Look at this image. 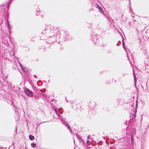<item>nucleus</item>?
<instances>
[{"mask_svg":"<svg viewBox=\"0 0 149 149\" xmlns=\"http://www.w3.org/2000/svg\"><path fill=\"white\" fill-rule=\"evenodd\" d=\"M45 30H43L41 32L42 35H44V37L45 38L47 37L51 39L50 40L52 42L54 43L56 41L57 39H58L60 37V33L54 27H51L49 28L45 29ZM44 37V36H43Z\"/></svg>","mask_w":149,"mask_h":149,"instance_id":"f257e3e1","label":"nucleus"},{"mask_svg":"<svg viewBox=\"0 0 149 149\" xmlns=\"http://www.w3.org/2000/svg\"><path fill=\"white\" fill-rule=\"evenodd\" d=\"M52 109L55 112V113L57 115V117L61 121L62 124L63 125H65V126L69 130L70 133L72 134V131L71 130V127L69 126L68 124L64 120V119H65V118H64L61 115L58 113V110H57V108H55L54 107H53L52 108Z\"/></svg>","mask_w":149,"mask_h":149,"instance_id":"f03ea898","label":"nucleus"},{"mask_svg":"<svg viewBox=\"0 0 149 149\" xmlns=\"http://www.w3.org/2000/svg\"><path fill=\"white\" fill-rule=\"evenodd\" d=\"M23 89L25 94L28 97H31L33 96V93L31 90L26 87H24Z\"/></svg>","mask_w":149,"mask_h":149,"instance_id":"7ed1b4c3","label":"nucleus"},{"mask_svg":"<svg viewBox=\"0 0 149 149\" xmlns=\"http://www.w3.org/2000/svg\"><path fill=\"white\" fill-rule=\"evenodd\" d=\"M90 39L94 43H95L97 42V40L98 39V36L97 35L93 33L92 34L91 36Z\"/></svg>","mask_w":149,"mask_h":149,"instance_id":"20e7f679","label":"nucleus"},{"mask_svg":"<svg viewBox=\"0 0 149 149\" xmlns=\"http://www.w3.org/2000/svg\"><path fill=\"white\" fill-rule=\"evenodd\" d=\"M134 116L132 118H131L128 121V122H125V125H128V126L129 125H132V124L134 123L135 121V117L136 116V115H134Z\"/></svg>","mask_w":149,"mask_h":149,"instance_id":"39448f33","label":"nucleus"},{"mask_svg":"<svg viewBox=\"0 0 149 149\" xmlns=\"http://www.w3.org/2000/svg\"><path fill=\"white\" fill-rule=\"evenodd\" d=\"M69 36L68 35V32H66L64 36V41H67L70 39Z\"/></svg>","mask_w":149,"mask_h":149,"instance_id":"423d86ee","label":"nucleus"},{"mask_svg":"<svg viewBox=\"0 0 149 149\" xmlns=\"http://www.w3.org/2000/svg\"><path fill=\"white\" fill-rule=\"evenodd\" d=\"M31 97L32 98L33 100L36 102H37L38 100V97L37 96L34 95V94H33V96L32 97Z\"/></svg>","mask_w":149,"mask_h":149,"instance_id":"0eeeda50","label":"nucleus"},{"mask_svg":"<svg viewBox=\"0 0 149 149\" xmlns=\"http://www.w3.org/2000/svg\"><path fill=\"white\" fill-rule=\"evenodd\" d=\"M133 103L132 102L130 103H128L126 104V106L127 107V108H130L131 107H132L133 105Z\"/></svg>","mask_w":149,"mask_h":149,"instance_id":"6e6552de","label":"nucleus"},{"mask_svg":"<svg viewBox=\"0 0 149 149\" xmlns=\"http://www.w3.org/2000/svg\"><path fill=\"white\" fill-rule=\"evenodd\" d=\"M97 8L99 10L100 12H101L102 13H103L104 12V11L102 8L100 6H99V5H98L97 6Z\"/></svg>","mask_w":149,"mask_h":149,"instance_id":"1a4fd4ad","label":"nucleus"},{"mask_svg":"<svg viewBox=\"0 0 149 149\" xmlns=\"http://www.w3.org/2000/svg\"><path fill=\"white\" fill-rule=\"evenodd\" d=\"M134 86H136V76L134 73Z\"/></svg>","mask_w":149,"mask_h":149,"instance_id":"9d476101","label":"nucleus"},{"mask_svg":"<svg viewBox=\"0 0 149 149\" xmlns=\"http://www.w3.org/2000/svg\"><path fill=\"white\" fill-rule=\"evenodd\" d=\"M123 102V100H121L117 99L116 100V102L118 104V105L119 104H121V102H122V103Z\"/></svg>","mask_w":149,"mask_h":149,"instance_id":"9b49d317","label":"nucleus"},{"mask_svg":"<svg viewBox=\"0 0 149 149\" xmlns=\"http://www.w3.org/2000/svg\"><path fill=\"white\" fill-rule=\"evenodd\" d=\"M29 139L31 140H32L34 139V136L32 135H30L29 136Z\"/></svg>","mask_w":149,"mask_h":149,"instance_id":"f8f14e48","label":"nucleus"},{"mask_svg":"<svg viewBox=\"0 0 149 149\" xmlns=\"http://www.w3.org/2000/svg\"><path fill=\"white\" fill-rule=\"evenodd\" d=\"M63 109H58V113L60 114H62L63 113V111H62Z\"/></svg>","mask_w":149,"mask_h":149,"instance_id":"ddd939ff","label":"nucleus"},{"mask_svg":"<svg viewBox=\"0 0 149 149\" xmlns=\"http://www.w3.org/2000/svg\"><path fill=\"white\" fill-rule=\"evenodd\" d=\"M7 25L9 29L10 30L12 28V26L10 25L8 20L7 21Z\"/></svg>","mask_w":149,"mask_h":149,"instance_id":"4468645a","label":"nucleus"},{"mask_svg":"<svg viewBox=\"0 0 149 149\" xmlns=\"http://www.w3.org/2000/svg\"><path fill=\"white\" fill-rule=\"evenodd\" d=\"M22 70L25 72H26L28 71V69L26 67H24Z\"/></svg>","mask_w":149,"mask_h":149,"instance_id":"2eb2a0df","label":"nucleus"},{"mask_svg":"<svg viewBox=\"0 0 149 149\" xmlns=\"http://www.w3.org/2000/svg\"><path fill=\"white\" fill-rule=\"evenodd\" d=\"M122 42L123 46L124 49L125 50V51L127 52L126 50V49L125 46V43L123 39L122 40Z\"/></svg>","mask_w":149,"mask_h":149,"instance_id":"dca6fc26","label":"nucleus"},{"mask_svg":"<svg viewBox=\"0 0 149 149\" xmlns=\"http://www.w3.org/2000/svg\"><path fill=\"white\" fill-rule=\"evenodd\" d=\"M39 93L43 97L45 98H46L47 95L45 93H41L40 92H39Z\"/></svg>","mask_w":149,"mask_h":149,"instance_id":"f3484780","label":"nucleus"},{"mask_svg":"<svg viewBox=\"0 0 149 149\" xmlns=\"http://www.w3.org/2000/svg\"><path fill=\"white\" fill-rule=\"evenodd\" d=\"M31 146L32 147L35 148V146H36V144L35 143H31Z\"/></svg>","mask_w":149,"mask_h":149,"instance_id":"a211bd4d","label":"nucleus"},{"mask_svg":"<svg viewBox=\"0 0 149 149\" xmlns=\"http://www.w3.org/2000/svg\"><path fill=\"white\" fill-rule=\"evenodd\" d=\"M79 140L81 141V142L83 144H84V142L83 140L81 138H80Z\"/></svg>","mask_w":149,"mask_h":149,"instance_id":"6ab92c4d","label":"nucleus"},{"mask_svg":"<svg viewBox=\"0 0 149 149\" xmlns=\"http://www.w3.org/2000/svg\"><path fill=\"white\" fill-rule=\"evenodd\" d=\"M86 143L88 145H90V142L89 140H87L86 141Z\"/></svg>","mask_w":149,"mask_h":149,"instance_id":"aec40b11","label":"nucleus"},{"mask_svg":"<svg viewBox=\"0 0 149 149\" xmlns=\"http://www.w3.org/2000/svg\"><path fill=\"white\" fill-rule=\"evenodd\" d=\"M39 12H40V11L39 12L38 11H36V15L37 16H38L39 15H40L39 14Z\"/></svg>","mask_w":149,"mask_h":149,"instance_id":"412c9836","label":"nucleus"},{"mask_svg":"<svg viewBox=\"0 0 149 149\" xmlns=\"http://www.w3.org/2000/svg\"><path fill=\"white\" fill-rule=\"evenodd\" d=\"M17 127H15V132L17 133Z\"/></svg>","mask_w":149,"mask_h":149,"instance_id":"4be33fe9","label":"nucleus"},{"mask_svg":"<svg viewBox=\"0 0 149 149\" xmlns=\"http://www.w3.org/2000/svg\"><path fill=\"white\" fill-rule=\"evenodd\" d=\"M106 45V43H102V44L101 45V46L102 47H103V46H104L105 45Z\"/></svg>","mask_w":149,"mask_h":149,"instance_id":"5701e85b","label":"nucleus"},{"mask_svg":"<svg viewBox=\"0 0 149 149\" xmlns=\"http://www.w3.org/2000/svg\"><path fill=\"white\" fill-rule=\"evenodd\" d=\"M6 148H3L2 146H0V149H7Z\"/></svg>","mask_w":149,"mask_h":149,"instance_id":"b1692460","label":"nucleus"},{"mask_svg":"<svg viewBox=\"0 0 149 149\" xmlns=\"http://www.w3.org/2000/svg\"><path fill=\"white\" fill-rule=\"evenodd\" d=\"M19 66H20V68H21L22 69H23V68H24V67L22 66V65L21 64H20V65H19Z\"/></svg>","mask_w":149,"mask_h":149,"instance_id":"393cba45","label":"nucleus"},{"mask_svg":"<svg viewBox=\"0 0 149 149\" xmlns=\"http://www.w3.org/2000/svg\"><path fill=\"white\" fill-rule=\"evenodd\" d=\"M90 137H91V136L90 135H89L88 136L87 138L88 139H89V138H90Z\"/></svg>","mask_w":149,"mask_h":149,"instance_id":"a878e982","label":"nucleus"},{"mask_svg":"<svg viewBox=\"0 0 149 149\" xmlns=\"http://www.w3.org/2000/svg\"><path fill=\"white\" fill-rule=\"evenodd\" d=\"M34 77L35 78H36V77H37V76H36V75H34Z\"/></svg>","mask_w":149,"mask_h":149,"instance_id":"bb28decb","label":"nucleus"},{"mask_svg":"<svg viewBox=\"0 0 149 149\" xmlns=\"http://www.w3.org/2000/svg\"><path fill=\"white\" fill-rule=\"evenodd\" d=\"M126 130L127 131H128V130H129V129H128V127H126Z\"/></svg>","mask_w":149,"mask_h":149,"instance_id":"cd10ccee","label":"nucleus"},{"mask_svg":"<svg viewBox=\"0 0 149 149\" xmlns=\"http://www.w3.org/2000/svg\"><path fill=\"white\" fill-rule=\"evenodd\" d=\"M66 98H65V99H66L65 100H66V101L67 102H68V100H66Z\"/></svg>","mask_w":149,"mask_h":149,"instance_id":"c85d7f7f","label":"nucleus"},{"mask_svg":"<svg viewBox=\"0 0 149 149\" xmlns=\"http://www.w3.org/2000/svg\"><path fill=\"white\" fill-rule=\"evenodd\" d=\"M131 140H132V141H133V139L132 138H131Z\"/></svg>","mask_w":149,"mask_h":149,"instance_id":"c756f323","label":"nucleus"},{"mask_svg":"<svg viewBox=\"0 0 149 149\" xmlns=\"http://www.w3.org/2000/svg\"><path fill=\"white\" fill-rule=\"evenodd\" d=\"M116 45H117V46H118V43H117L116 44Z\"/></svg>","mask_w":149,"mask_h":149,"instance_id":"7c9ffc66","label":"nucleus"},{"mask_svg":"<svg viewBox=\"0 0 149 149\" xmlns=\"http://www.w3.org/2000/svg\"><path fill=\"white\" fill-rule=\"evenodd\" d=\"M40 91L41 92H42V91L41 90H40Z\"/></svg>","mask_w":149,"mask_h":149,"instance_id":"2f4dec72","label":"nucleus"},{"mask_svg":"<svg viewBox=\"0 0 149 149\" xmlns=\"http://www.w3.org/2000/svg\"><path fill=\"white\" fill-rule=\"evenodd\" d=\"M42 17V15H41V17Z\"/></svg>","mask_w":149,"mask_h":149,"instance_id":"473e14b6","label":"nucleus"},{"mask_svg":"<svg viewBox=\"0 0 149 149\" xmlns=\"http://www.w3.org/2000/svg\"><path fill=\"white\" fill-rule=\"evenodd\" d=\"M107 19L109 20V19L108 18H107Z\"/></svg>","mask_w":149,"mask_h":149,"instance_id":"72a5a7b5","label":"nucleus"},{"mask_svg":"<svg viewBox=\"0 0 149 149\" xmlns=\"http://www.w3.org/2000/svg\"><path fill=\"white\" fill-rule=\"evenodd\" d=\"M53 101V100H52L51 101V102H52V101ZM53 101H54V100H53Z\"/></svg>","mask_w":149,"mask_h":149,"instance_id":"f704fd0d","label":"nucleus"}]
</instances>
